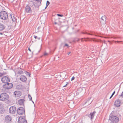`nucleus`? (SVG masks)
Returning a JSON list of instances; mask_svg holds the SVG:
<instances>
[{
    "label": "nucleus",
    "instance_id": "42",
    "mask_svg": "<svg viewBox=\"0 0 123 123\" xmlns=\"http://www.w3.org/2000/svg\"><path fill=\"white\" fill-rule=\"evenodd\" d=\"M93 41H95V42H98V41H97V40H96V39H94V40H93Z\"/></svg>",
    "mask_w": 123,
    "mask_h": 123
},
{
    "label": "nucleus",
    "instance_id": "21",
    "mask_svg": "<svg viewBox=\"0 0 123 123\" xmlns=\"http://www.w3.org/2000/svg\"><path fill=\"white\" fill-rule=\"evenodd\" d=\"M101 19L104 21L105 22L106 21V16L104 15L102 16L101 18Z\"/></svg>",
    "mask_w": 123,
    "mask_h": 123
},
{
    "label": "nucleus",
    "instance_id": "41",
    "mask_svg": "<svg viewBox=\"0 0 123 123\" xmlns=\"http://www.w3.org/2000/svg\"><path fill=\"white\" fill-rule=\"evenodd\" d=\"M71 53V52H69L68 53V55H69L70 53Z\"/></svg>",
    "mask_w": 123,
    "mask_h": 123
},
{
    "label": "nucleus",
    "instance_id": "23",
    "mask_svg": "<svg viewBox=\"0 0 123 123\" xmlns=\"http://www.w3.org/2000/svg\"><path fill=\"white\" fill-rule=\"evenodd\" d=\"M28 98L30 99V100L32 102L34 103L33 102L32 100V97L29 94H28Z\"/></svg>",
    "mask_w": 123,
    "mask_h": 123
},
{
    "label": "nucleus",
    "instance_id": "18",
    "mask_svg": "<svg viewBox=\"0 0 123 123\" xmlns=\"http://www.w3.org/2000/svg\"><path fill=\"white\" fill-rule=\"evenodd\" d=\"M20 79L22 81L24 82L27 80L26 77L24 75H21L20 77Z\"/></svg>",
    "mask_w": 123,
    "mask_h": 123
},
{
    "label": "nucleus",
    "instance_id": "46",
    "mask_svg": "<svg viewBox=\"0 0 123 123\" xmlns=\"http://www.w3.org/2000/svg\"><path fill=\"white\" fill-rule=\"evenodd\" d=\"M40 28V27H39L38 28V30H39V29Z\"/></svg>",
    "mask_w": 123,
    "mask_h": 123
},
{
    "label": "nucleus",
    "instance_id": "35",
    "mask_svg": "<svg viewBox=\"0 0 123 123\" xmlns=\"http://www.w3.org/2000/svg\"><path fill=\"white\" fill-rule=\"evenodd\" d=\"M69 83L68 82H67V84H66V85L64 86H63V87H66V86Z\"/></svg>",
    "mask_w": 123,
    "mask_h": 123
},
{
    "label": "nucleus",
    "instance_id": "53",
    "mask_svg": "<svg viewBox=\"0 0 123 123\" xmlns=\"http://www.w3.org/2000/svg\"><path fill=\"white\" fill-rule=\"evenodd\" d=\"M77 92H76V94H77Z\"/></svg>",
    "mask_w": 123,
    "mask_h": 123
},
{
    "label": "nucleus",
    "instance_id": "36",
    "mask_svg": "<svg viewBox=\"0 0 123 123\" xmlns=\"http://www.w3.org/2000/svg\"><path fill=\"white\" fill-rule=\"evenodd\" d=\"M74 79H75V77H74V76L72 78H71V81H72V80H74Z\"/></svg>",
    "mask_w": 123,
    "mask_h": 123
},
{
    "label": "nucleus",
    "instance_id": "29",
    "mask_svg": "<svg viewBox=\"0 0 123 123\" xmlns=\"http://www.w3.org/2000/svg\"><path fill=\"white\" fill-rule=\"evenodd\" d=\"M50 2L48 1H47L46 2V6H48Z\"/></svg>",
    "mask_w": 123,
    "mask_h": 123
},
{
    "label": "nucleus",
    "instance_id": "39",
    "mask_svg": "<svg viewBox=\"0 0 123 123\" xmlns=\"http://www.w3.org/2000/svg\"><path fill=\"white\" fill-rule=\"evenodd\" d=\"M115 91H114L113 92V93L111 95H112V96H113V95H114V94L115 93Z\"/></svg>",
    "mask_w": 123,
    "mask_h": 123
},
{
    "label": "nucleus",
    "instance_id": "17",
    "mask_svg": "<svg viewBox=\"0 0 123 123\" xmlns=\"http://www.w3.org/2000/svg\"><path fill=\"white\" fill-rule=\"evenodd\" d=\"M96 112V111H94L92 112H91L88 116V117L90 118L91 120L93 119Z\"/></svg>",
    "mask_w": 123,
    "mask_h": 123
},
{
    "label": "nucleus",
    "instance_id": "54",
    "mask_svg": "<svg viewBox=\"0 0 123 123\" xmlns=\"http://www.w3.org/2000/svg\"><path fill=\"white\" fill-rule=\"evenodd\" d=\"M17 76H18V75Z\"/></svg>",
    "mask_w": 123,
    "mask_h": 123
},
{
    "label": "nucleus",
    "instance_id": "52",
    "mask_svg": "<svg viewBox=\"0 0 123 123\" xmlns=\"http://www.w3.org/2000/svg\"><path fill=\"white\" fill-rule=\"evenodd\" d=\"M78 93H77V94H78Z\"/></svg>",
    "mask_w": 123,
    "mask_h": 123
},
{
    "label": "nucleus",
    "instance_id": "33",
    "mask_svg": "<svg viewBox=\"0 0 123 123\" xmlns=\"http://www.w3.org/2000/svg\"><path fill=\"white\" fill-rule=\"evenodd\" d=\"M57 15L58 16H59V17H62L63 16V15H62L60 14H57Z\"/></svg>",
    "mask_w": 123,
    "mask_h": 123
},
{
    "label": "nucleus",
    "instance_id": "6",
    "mask_svg": "<svg viewBox=\"0 0 123 123\" xmlns=\"http://www.w3.org/2000/svg\"><path fill=\"white\" fill-rule=\"evenodd\" d=\"M13 84L12 83H7L3 85V87L6 89H10L12 87Z\"/></svg>",
    "mask_w": 123,
    "mask_h": 123
},
{
    "label": "nucleus",
    "instance_id": "12",
    "mask_svg": "<svg viewBox=\"0 0 123 123\" xmlns=\"http://www.w3.org/2000/svg\"><path fill=\"white\" fill-rule=\"evenodd\" d=\"M27 122L26 120L22 116H20L19 118L18 121V123H27Z\"/></svg>",
    "mask_w": 123,
    "mask_h": 123
},
{
    "label": "nucleus",
    "instance_id": "5",
    "mask_svg": "<svg viewBox=\"0 0 123 123\" xmlns=\"http://www.w3.org/2000/svg\"><path fill=\"white\" fill-rule=\"evenodd\" d=\"M10 79L7 76H4L1 79V81L3 83H7L9 82Z\"/></svg>",
    "mask_w": 123,
    "mask_h": 123
},
{
    "label": "nucleus",
    "instance_id": "51",
    "mask_svg": "<svg viewBox=\"0 0 123 123\" xmlns=\"http://www.w3.org/2000/svg\"><path fill=\"white\" fill-rule=\"evenodd\" d=\"M78 93H77V94H78Z\"/></svg>",
    "mask_w": 123,
    "mask_h": 123
},
{
    "label": "nucleus",
    "instance_id": "26",
    "mask_svg": "<svg viewBox=\"0 0 123 123\" xmlns=\"http://www.w3.org/2000/svg\"><path fill=\"white\" fill-rule=\"evenodd\" d=\"M25 73L27 75H28L29 76V77H30V75H31V74L28 72L27 71H25Z\"/></svg>",
    "mask_w": 123,
    "mask_h": 123
},
{
    "label": "nucleus",
    "instance_id": "20",
    "mask_svg": "<svg viewBox=\"0 0 123 123\" xmlns=\"http://www.w3.org/2000/svg\"><path fill=\"white\" fill-rule=\"evenodd\" d=\"M11 16L12 19V21L13 22L16 21V20H17V19H16L15 17H14V15H12V14L11 15Z\"/></svg>",
    "mask_w": 123,
    "mask_h": 123
},
{
    "label": "nucleus",
    "instance_id": "31",
    "mask_svg": "<svg viewBox=\"0 0 123 123\" xmlns=\"http://www.w3.org/2000/svg\"><path fill=\"white\" fill-rule=\"evenodd\" d=\"M52 20H53V21H55V20L56 21V20H57V19L56 18V17H55L54 18H52Z\"/></svg>",
    "mask_w": 123,
    "mask_h": 123
},
{
    "label": "nucleus",
    "instance_id": "19",
    "mask_svg": "<svg viewBox=\"0 0 123 123\" xmlns=\"http://www.w3.org/2000/svg\"><path fill=\"white\" fill-rule=\"evenodd\" d=\"M6 26L3 24L0 23V31H2L5 28Z\"/></svg>",
    "mask_w": 123,
    "mask_h": 123
},
{
    "label": "nucleus",
    "instance_id": "40",
    "mask_svg": "<svg viewBox=\"0 0 123 123\" xmlns=\"http://www.w3.org/2000/svg\"><path fill=\"white\" fill-rule=\"evenodd\" d=\"M28 50L30 52H31V49H30V48H28Z\"/></svg>",
    "mask_w": 123,
    "mask_h": 123
},
{
    "label": "nucleus",
    "instance_id": "1",
    "mask_svg": "<svg viewBox=\"0 0 123 123\" xmlns=\"http://www.w3.org/2000/svg\"><path fill=\"white\" fill-rule=\"evenodd\" d=\"M109 121H110L111 123H117L119 121V118L111 114L109 116Z\"/></svg>",
    "mask_w": 123,
    "mask_h": 123
},
{
    "label": "nucleus",
    "instance_id": "47",
    "mask_svg": "<svg viewBox=\"0 0 123 123\" xmlns=\"http://www.w3.org/2000/svg\"><path fill=\"white\" fill-rule=\"evenodd\" d=\"M2 104L1 102H0V105Z\"/></svg>",
    "mask_w": 123,
    "mask_h": 123
},
{
    "label": "nucleus",
    "instance_id": "27",
    "mask_svg": "<svg viewBox=\"0 0 123 123\" xmlns=\"http://www.w3.org/2000/svg\"><path fill=\"white\" fill-rule=\"evenodd\" d=\"M33 36L34 38L36 39H37L38 40H39L40 39V37H38L37 36H36L34 35Z\"/></svg>",
    "mask_w": 123,
    "mask_h": 123
},
{
    "label": "nucleus",
    "instance_id": "22",
    "mask_svg": "<svg viewBox=\"0 0 123 123\" xmlns=\"http://www.w3.org/2000/svg\"><path fill=\"white\" fill-rule=\"evenodd\" d=\"M6 74V72H3L2 73H0V78L3 76L4 75Z\"/></svg>",
    "mask_w": 123,
    "mask_h": 123
},
{
    "label": "nucleus",
    "instance_id": "49",
    "mask_svg": "<svg viewBox=\"0 0 123 123\" xmlns=\"http://www.w3.org/2000/svg\"><path fill=\"white\" fill-rule=\"evenodd\" d=\"M87 39H89V38H87Z\"/></svg>",
    "mask_w": 123,
    "mask_h": 123
},
{
    "label": "nucleus",
    "instance_id": "9",
    "mask_svg": "<svg viewBox=\"0 0 123 123\" xmlns=\"http://www.w3.org/2000/svg\"><path fill=\"white\" fill-rule=\"evenodd\" d=\"M16 108L14 106H11L9 109V113L10 114H13L16 111Z\"/></svg>",
    "mask_w": 123,
    "mask_h": 123
},
{
    "label": "nucleus",
    "instance_id": "10",
    "mask_svg": "<svg viewBox=\"0 0 123 123\" xmlns=\"http://www.w3.org/2000/svg\"><path fill=\"white\" fill-rule=\"evenodd\" d=\"M25 12L29 13H31L32 12L31 8L28 5H27L25 7Z\"/></svg>",
    "mask_w": 123,
    "mask_h": 123
},
{
    "label": "nucleus",
    "instance_id": "4",
    "mask_svg": "<svg viewBox=\"0 0 123 123\" xmlns=\"http://www.w3.org/2000/svg\"><path fill=\"white\" fill-rule=\"evenodd\" d=\"M9 98V95L6 93H2L0 95V100L5 101L7 100Z\"/></svg>",
    "mask_w": 123,
    "mask_h": 123
},
{
    "label": "nucleus",
    "instance_id": "43",
    "mask_svg": "<svg viewBox=\"0 0 123 123\" xmlns=\"http://www.w3.org/2000/svg\"><path fill=\"white\" fill-rule=\"evenodd\" d=\"M113 96L111 95V96L110 97V99H111L112 97Z\"/></svg>",
    "mask_w": 123,
    "mask_h": 123
},
{
    "label": "nucleus",
    "instance_id": "50",
    "mask_svg": "<svg viewBox=\"0 0 123 123\" xmlns=\"http://www.w3.org/2000/svg\"><path fill=\"white\" fill-rule=\"evenodd\" d=\"M0 34H2V33H0Z\"/></svg>",
    "mask_w": 123,
    "mask_h": 123
},
{
    "label": "nucleus",
    "instance_id": "30",
    "mask_svg": "<svg viewBox=\"0 0 123 123\" xmlns=\"http://www.w3.org/2000/svg\"><path fill=\"white\" fill-rule=\"evenodd\" d=\"M3 105L2 104L0 105V109L1 110L3 109Z\"/></svg>",
    "mask_w": 123,
    "mask_h": 123
},
{
    "label": "nucleus",
    "instance_id": "3",
    "mask_svg": "<svg viewBox=\"0 0 123 123\" xmlns=\"http://www.w3.org/2000/svg\"><path fill=\"white\" fill-rule=\"evenodd\" d=\"M25 107H20L18 108L17 111L18 114L21 115L24 114H25Z\"/></svg>",
    "mask_w": 123,
    "mask_h": 123
},
{
    "label": "nucleus",
    "instance_id": "2",
    "mask_svg": "<svg viewBox=\"0 0 123 123\" xmlns=\"http://www.w3.org/2000/svg\"><path fill=\"white\" fill-rule=\"evenodd\" d=\"M0 16L2 19L4 20H7L8 17L7 12L4 11H2L0 12Z\"/></svg>",
    "mask_w": 123,
    "mask_h": 123
},
{
    "label": "nucleus",
    "instance_id": "45",
    "mask_svg": "<svg viewBox=\"0 0 123 123\" xmlns=\"http://www.w3.org/2000/svg\"><path fill=\"white\" fill-rule=\"evenodd\" d=\"M48 6H47L46 5V7H45V9H46L47 8V7Z\"/></svg>",
    "mask_w": 123,
    "mask_h": 123
},
{
    "label": "nucleus",
    "instance_id": "32",
    "mask_svg": "<svg viewBox=\"0 0 123 123\" xmlns=\"http://www.w3.org/2000/svg\"><path fill=\"white\" fill-rule=\"evenodd\" d=\"M37 1L40 2V4H41V2L42 1V0H35Z\"/></svg>",
    "mask_w": 123,
    "mask_h": 123
},
{
    "label": "nucleus",
    "instance_id": "34",
    "mask_svg": "<svg viewBox=\"0 0 123 123\" xmlns=\"http://www.w3.org/2000/svg\"><path fill=\"white\" fill-rule=\"evenodd\" d=\"M52 21L53 22H54V23L55 25H56L57 24V22H56V21L55 20V21H53V20H52Z\"/></svg>",
    "mask_w": 123,
    "mask_h": 123
},
{
    "label": "nucleus",
    "instance_id": "38",
    "mask_svg": "<svg viewBox=\"0 0 123 123\" xmlns=\"http://www.w3.org/2000/svg\"><path fill=\"white\" fill-rule=\"evenodd\" d=\"M47 55H48V54L45 52L44 54V56Z\"/></svg>",
    "mask_w": 123,
    "mask_h": 123
},
{
    "label": "nucleus",
    "instance_id": "25",
    "mask_svg": "<svg viewBox=\"0 0 123 123\" xmlns=\"http://www.w3.org/2000/svg\"><path fill=\"white\" fill-rule=\"evenodd\" d=\"M81 33L83 34H87L88 35H93V34L92 33H88L86 32H82Z\"/></svg>",
    "mask_w": 123,
    "mask_h": 123
},
{
    "label": "nucleus",
    "instance_id": "15",
    "mask_svg": "<svg viewBox=\"0 0 123 123\" xmlns=\"http://www.w3.org/2000/svg\"><path fill=\"white\" fill-rule=\"evenodd\" d=\"M14 94L16 97L20 96L21 95V93L19 91H15L14 92Z\"/></svg>",
    "mask_w": 123,
    "mask_h": 123
},
{
    "label": "nucleus",
    "instance_id": "11",
    "mask_svg": "<svg viewBox=\"0 0 123 123\" xmlns=\"http://www.w3.org/2000/svg\"><path fill=\"white\" fill-rule=\"evenodd\" d=\"M121 101H122V99L121 100V98H119L115 101L114 103V105L117 107L120 106Z\"/></svg>",
    "mask_w": 123,
    "mask_h": 123
},
{
    "label": "nucleus",
    "instance_id": "16",
    "mask_svg": "<svg viewBox=\"0 0 123 123\" xmlns=\"http://www.w3.org/2000/svg\"><path fill=\"white\" fill-rule=\"evenodd\" d=\"M31 7H33V6H34V7H35L36 8H37V10H38L39 9V7L40 5L41 4H40V5H37V3H36L35 4H34V3L33 2H31Z\"/></svg>",
    "mask_w": 123,
    "mask_h": 123
},
{
    "label": "nucleus",
    "instance_id": "7",
    "mask_svg": "<svg viewBox=\"0 0 123 123\" xmlns=\"http://www.w3.org/2000/svg\"><path fill=\"white\" fill-rule=\"evenodd\" d=\"M24 70L21 68H18L15 69V73L16 74L20 75L24 73L23 71Z\"/></svg>",
    "mask_w": 123,
    "mask_h": 123
},
{
    "label": "nucleus",
    "instance_id": "14",
    "mask_svg": "<svg viewBox=\"0 0 123 123\" xmlns=\"http://www.w3.org/2000/svg\"><path fill=\"white\" fill-rule=\"evenodd\" d=\"M91 98H89L85 100L84 102V104L85 105L86 104L87 105L90 104L92 101L91 100Z\"/></svg>",
    "mask_w": 123,
    "mask_h": 123
},
{
    "label": "nucleus",
    "instance_id": "24",
    "mask_svg": "<svg viewBox=\"0 0 123 123\" xmlns=\"http://www.w3.org/2000/svg\"><path fill=\"white\" fill-rule=\"evenodd\" d=\"M5 111V110L3 109H2V110L0 109V113L1 114H3Z\"/></svg>",
    "mask_w": 123,
    "mask_h": 123
},
{
    "label": "nucleus",
    "instance_id": "48",
    "mask_svg": "<svg viewBox=\"0 0 123 123\" xmlns=\"http://www.w3.org/2000/svg\"><path fill=\"white\" fill-rule=\"evenodd\" d=\"M83 39H82V40H81V41H83Z\"/></svg>",
    "mask_w": 123,
    "mask_h": 123
},
{
    "label": "nucleus",
    "instance_id": "37",
    "mask_svg": "<svg viewBox=\"0 0 123 123\" xmlns=\"http://www.w3.org/2000/svg\"><path fill=\"white\" fill-rule=\"evenodd\" d=\"M114 42H115V43H116V42H117V43H119V42H121V41H114Z\"/></svg>",
    "mask_w": 123,
    "mask_h": 123
},
{
    "label": "nucleus",
    "instance_id": "8",
    "mask_svg": "<svg viewBox=\"0 0 123 123\" xmlns=\"http://www.w3.org/2000/svg\"><path fill=\"white\" fill-rule=\"evenodd\" d=\"M12 120V117L11 116L9 115H6L5 117V121L7 123H10Z\"/></svg>",
    "mask_w": 123,
    "mask_h": 123
},
{
    "label": "nucleus",
    "instance_id": "28",
    "mask_svg": "<svg viewBox=\"0 0 123 123\" xmlns=\"http://www.w3.org/2000/svg\"><path fill=\"white\" fill-rule=\"evenodd\" d=\"M66 46L67 47V48H68L69 47L67 43L65 44L64 47H65Z\"/></svg>",
    "mask_w": 123,
    "mask_h": 123
},
{
    "label": "nucleus",
    "instance_id": "44",
    "mask_svg": "<svg viewBox=\"0 0 123 123\" xmlns=\"http://www.w3.org/2000/svg\"><path fill=\"white\" fill-rule=\"evenodd\" d=\"M48 6H47L46 5V7H45V9H46L47 8V7Z\"/></svg>",
    "mask_w": 123,
    "mask_h": 123
},
{
    "label": "nucleus",
    "instance_id": "13",
    "mask_svg": "<svg viewBox=\"0 0 123 123\" xmlns=\"http://www.w3.org/2000/svg\"><path fill=\"white\" fill-rule=\"evenodd\" d=\"M25 101V100L24 99H21L19 100L18 102V105H21L22 107H25L24 102Z\"/></svg>",
    "mask_w": 123,
    "mask_h": 123
}]
</instances>
